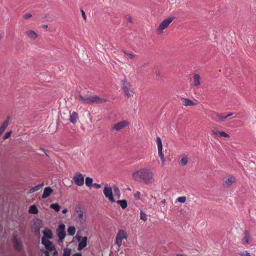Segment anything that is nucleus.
<instances>
[{"label":"nucleus","instance_id":"nucleus-1","mask_svg":"<svg viewBox=\"0 0 256 256\" xmlns=\"http://www.w3.org/2000/svg\"><path fill=\"white\" fill-rule=\"evenodd\" d=\"M134 180L145 184H151L154 182V174L148 168H142L132 174Z\"/></svg>","mask_w":256,"mask_h":256},{"label":"nucleus","instance_id":"nucleus-2","mask_svg":"<svg viewBox=\"0 0 256 256\" xmlns=\"http://www.w3.org/2000/svg\"><path fill=\"white\" fill-rule=\"evenodd\" d=\"M75 97L76 100L83 104H91L96 101V96L88 94L83 96L81 94H78L77 95H75Z\"/></svg>","mask_w":256,"mask_h":256},{"label":"nucleus","instance_id":"nucleus-3","mask_svg":"<svg viewBox=\"0 0 256 256\" xmlns=\"http://www.w3.org/2000/svg\"><path fill=\"white\" fill-rule=\"evenodd\" d=\"M174 17H170L164 20L159 25L157 29V32L158 34L163 32V30L168 27L170 24L174 20Z\"/></svg>","mask_w":256,"mask_h":256},{"label":"nucleus","instance_id":"nucleus-4","mask_svg":"<svg viewBox=\"0 0 256 256\" xmlns=\"http://www.w3.org/2000/svg\"><path fill=\"white\" fill-rule=\"evenodd\" d=\"M127 234L125 231L122 230H120L116 238L115 244L119 248L122 246V240L124 239L127 240Z\"/></svg>","mask_w":256,"mask_h":256},{"label":"nucleus","instance_id":"nucleus-5","mask_svg":"<svg viewBox=\"0 0 256 256\" xmlns=\"http://www.w3.org/2000/svg\"><path fill=\"white\" fill-rule=\"evenodd\" d=\"M128 125V120H124L114 124L112 127V130L117 132L127 127Z\"/></svg>","mask_w":256,"mask_h":256},{"label":"nucleus","instance_id":"nucleus-6","mask_svg":"<svg viewBox=\"0 0 256 256\" xmlns=\"http://www.w3.org/2000/svg\"><path fill=\"white\" fill-rule=\"evenodd\" d=\"M76 214L78 216V220L80 223H83L86 220V216L84 212L82 210L80 206L77 205L75 207Z\"/></svg>","mask_w":256,"mask_h":256},{"label":"nucleus","instance_id":"nucleus-7","mask_svg":"<svg viewBox=\"0 0 256 256\" xmlns=\"http://www.w3.org/2000/svg\"><path fill=\"white\" fill-rule=\"evenodd\" d=\"M73 180L75 184L78 186H82L84 184V176L80 172H76L74 174Z\"/></svg>","mask_w":256,"mask_h":256},{"label":"nucleus","instance_id":"nucleus-8","mask_svg":"<svg viewBox=\"0 0 256 256\" xmlns=\"http://www.w3.org/2000/svg\"><path fill=\"white\" fill-rule=\"evenodd\" d=\"M252 241V237L250 233L248 230H244L242 234V238L241 242L243 245H246L251 242Z\"/></svg>","mask_w":256,"mask_h":256},{"label":"nucleus","instance_id":"nucleus-9","mask_svg":"<svg viewBox=\"0 0 256 256\" xmlns=\"http://www.w3.org/2000/svg\"><path fill=\"white\" fill-rule=\"evenodd\" d=\"M65 228V225L63 224H60L58 226L57 232L59 241L62 242L66 236Z\"/></svg>","mask_w":256,"mask_h":256},{"label":"nucleus","instance_id":"nucleus-10","mask_svg":"<svg viewBox=\"0 0 256 256\" xmlns=\"http://www.w3.org/2000/svg\"><path fill=\"white\" fill-rule=\"evenodd\" d=\"M104 194L105 196L108 198L111 202H115L111 188L105 186L104 190Z\"/></svg>","mask_w":256,"mask_h":256},{"label":"nucleus","instance_id":"nucleus-11","mask_svg":"<svg viewBox=\"0 0 256 256\" xmlns=\"http://www.w3.org/2000/svg\"><path fill=\"white\" fill-rule=\"evenodd\" d=\"M80 238H81V237L80 236H78V241H80L78 246V250H82L87 245V237L86 236L83 237L82 238V240L80 241Z\"/></svg>","mask_w":256,"mask_h":256},{"label":"nucleus","instance_id":"nucleus-12","mask_svg":"<svg viewBox=\"0 0 256 256\" xmlns=\"http://www.w3.org/2000/svg\"><path fill=\"white\" fill-rule=\"evenodd\" d=\"M212 118L216 122H219L220 121H224L226 120V117L222 116L220 114L215 112H212Z\"/></svg>","mask_w":256,"mask_h":256},{"label":"nucleus","instance_id":"nucleus-13","mask_svg":"<svg viewBox=\"0 0 256 256\" xmlns=\"http://www.w3.org/2000/svg\"><path fill=\"white\" fill-rule=\"evenodd\" d=\"M12 243L14 244V247L18 252H20L22 250L21 244L20 242L17 237L14 236L12 238Z\"/></svg>","mask_w":256,"mask_h":256},{"label":"nucleus","instance_id":"nucleus-14","mask_svg":"<svg viewBox=\"0 0 256 256\" xmlns=\"http://www.w3.org/2000/svg\"><path fill=\"white\" fill-rule=\"evenodd\" d=\"M26 36L32 40H36L38 38V34L32 30H28L26 32Z\"/></svg>","mask_w":256,"mask_h":256},{"label":"nucleus","instance_id":"nucleus-15","mask_svg":"<svg viewBox=\"0 0 256 256\" xmlns=\"http://www.w3.org/2000/svg\"><path fill=\"white\" fill-rule=\"evenodd\" d=\"M78 119V114L76 112H72L70 113V121L71 123L75 124Z\"/></svg>","mask_w":256,"mask_h":256},{"label":"nucleus","instance_id":"nucleus-16","mask_svg":"<svg viewBox=\"0 0 256 256\" xmlns=\"http://www.w3.org/2000/svg\"><path fill=\"white\" fill-rule=\"evenodd\" d=\"M122 90L124 93V94L127 98H130L132 96L134 93L133 92V89L132 88V86H130V87L124 88Z\"/></svg>","mask_w":256,"mask_h":256},{"label":"nucleus","instance_id":"nucleus-17","mask_svg":"<svg viewBox=\"0 0 256 256\" xmlns=\"http://www.w3.org/2000/svg\"><path fill=\"white\" fill-rule=\"evenodd\" d=\"M200 77L198 74H194L193 76V85L194 86H198L200 84Z\"/></svg>","mask_w":256,"mask_h":256},{"label":"nucleus","instance_id":"nucleus-18","mask_svg":"<svg viewBox=\"0 0 256 256\" xmlns=\"http://www.w3.org/2000/svg\"><path fill=\"white\" fill-rule=\"evenodd\" d=\"M235 182L236 179L234 177L229 176L228 178L226 179L224 186L226 187H230L232 185V184Z\"/></svg>","mask_w":256,"mask_h":256},{"label":"nucleus","instance_id":"nucleus-19","mask_svg":"<svg viewBox=\"0 0 256 256\" xmlns=\"http://www.w3.org/2000/svg\"><path fill=\"white\" fill-rule=\"evenodd\" d=\"M52 192V190L50 187H46L44 189V192L42 195V198H46L48 197Z\"/></svg>","mask_w":256,"mask_h":256},{"label":"nucleus","instance_id":"nucleus-20","mask_svg":"<svg viewBox=\"0 0 256 256\" xmlns=\"http://www.w3.org/2000/svg\"><path fill=\"white\" fill-rule=\"evenodd\" d=\"M181 100L182 101V104L186 106L195 105L194 103L190 99L182 98Z\"/></svg>","mask_w":256,"mask_h":256},{"label":"nucleus","instance_id":"nucleus-21","mask_svg":"<svg viewBox=\"0 0 256 256\" xmlns=\"http://www.w3.org/2000/svg\"><path fill=\"white\" fill-rule=\"evenodd\" d=\"M120 52H122L126 56H128L130 59L133 60L137 57V56L136 54L132 52H130L124 50H122Z\"/></svg>","mask_w":256,"mask_h":256},{"label":"nucleus","instance_id":"nucleus-22","mask_svg":"<svg viewBox=\"0 0 256 256\" xmlns=\"http://www.w3.org/2000/svg\"><path fill=\"white\" fill-rule=\"evenodd\" d=\"M44 236L46 238L51 239L52 238V230L49 229H45L43 231Z\"/></svg>","mask_w":256,"mask_h":256},{"label":"nucleus","instance_id":"nucleus-23","mask_svg":"<svg viewBox=\"0 0 256 256\" xmlns=\"http://www.w3.org/2000/svg\"><path fill=\"white\" fill-rule=\"evenodd\" d=\"M38 212V209L36 206L34 204L30 206L28 212L31 214H37Z\"/></svg>","mask_w":256,"mask_h":256},{"label":"nucleus","instance_id":"nucleus-24","mask_svg":"<svg viewBox=\"0 0 256 256\" xmlns=\"http://www.w3.org/2000/svg\"><path fill=\"white\" fill-rule=\"evenodd\" d=\"M122 90L124 89V88H126L128 87H130V86L131 84L128 81L127 79L126 78H124L122 80Z\"/></svg>","mask_w":256,"mask_h":256},{"label":"nucleus","instance_id":"nucleus-25","mask_svg":"<svg viewBox=\"0 0 256 256\" xmlns=\"http://www.w3.org/2000/svg\"><path fill=\"white\" fill-rule=\"evenodd\" d=\"M45 248L46 250V251H52V250H55V248L54 244H52V242H48L47 244L45 246Z\"/></svg>","mask_w":256,"mask_h":256},{"label":"nucleus","instance_id":"nucleus-26","mask_svg":"<svg viewBox=\"0 0 256 256\" xmlns=\"http://www.w3.org/2000/svg\"><path fill=\"white\" fill-rule=\"evenodd\" d=\"M156 144L158 146V151L162 150V140H161L160 137L158 136L156 138Z\"/></svg>","mask_w":256,"mask_h":256},{"label":"nucleus","instance_id":"nucleus-27","mask_svg":"<svg viewBox=\"0 0 256 256\" xmlns=\"http://www.w3.org/2000/svg\"><path fill=\"white\" fill-rule=\"evenodd\" d=\"M117 203L119 204L122 209H124L127 207V202L126 200H119L117 201Z\"/></svg>","mask_w":256,"mask_h":256},{"label":"nucleus","instance_id":"nucleus-28","mask_svg":"<svg viewBox=\"0 0 256 256\" xmlns=\"http://www.w3.org/2000/svg\"><path fill=\"white\" fill-rule=\"evenodd\" d=\"M8 126V120H6L0 127V135L5 130Z\"/></svg>","mask_w":256,"mask_h":256},{"label":"nucleus","instance_id":"nucleus-29","mask_svg":"<svg viewBox=\"0 0 256 256\" xmlns=\"http://www.w3.org/2000/svg\"><path fill=\"white\" fill-rule=\"evenodd\" d=\"M68 233L70 236H74L76 232V228L74 226H70L68 228Z\"/></svg>","mask_w":256,"mask_h":256},{"label":"nucleus","instance_id":"nucleus-30","mask_svg":"<svg viewBox=\"0 0 256 256\" xmlns=\"http://www.w3.org/2000/svg\"><path fill=\"white\" fill-rule=\"evenodd\" d=\"M43 186H44L43 184H38V185L35 186L34 187L32 188H31L30 190V192H33L38 191V190H40Z\"/></svg>","mask_w":256,"mask_h":256},{"label":"nucleus","instance_id":"nucleus-31","mask_svg":"<svg viewBox=\"0 0 256 256\" xmlns=\"http://www.w3.org/2000/svg\"><path fill=\"white\" fill-rule=\"evenodd\" d=\"M162 150L158 151V156L160 157V160L162 162V166H164L165 164V159H164V154L162 153Z\"/></svg>","mask_w":256,"mask_h":256},{"label":"nucleus","instance_id":"nucleus-32","mask_svg":"<svg viewBox=\"0 0 256 256\" xmlns=\"http://www.w3.org/2000/svg\"><path fill=\"white\" fill-rule=\"evenodd\" d=\"M50 208L54 210L56 212H58L60 210V206L58 204H50Z\"/></svg>","mask_w":256,"mask_h":256},{"label":"nucleus","instance_id":"nucleus-33","mask_svg":"<svg viewBox=\"0 0 256 256\" xmlns=\"http://www.w3.org/2000/svg\"><path fill=\"white\" fill-rule=\"evenodd\" d=\"M92 183V179L89 177L86 178V184L88 187H91Z\"/></svg>","mask_w":256,"mask_h":256},{"label":"nucleus","instance_id":"nucleus-34","mask_svg":"<svg viewBox=\"0 0 256 256\" xmlns=\"http://www.w3.org/2000/svg\"><path fill=\"white\" fill-rule=\"evenodd\" d=\"M71 250L70 248H65L64 250L63 256H70Z\"/></svg>","mask_w":256,"mask_h":256},{"label":"nucleus","instance_id":"nucleus-35","mask_svg":"<svg viewBox=\"0 0 256 256\" xmlns=\"http://www.w3.org/2000/svg\"><path fill=\"white\" fill-rule=\"evenodd\" d=\"M140 219L144 221H146L148 219L146 214L142 212H141L140 213Z\"/></svg>","mask_w":256,"mask_h":256},{"label":"nucleus","instance_id":"nucleus-36","mask_svg":"<svg viewBox=\"0 0 256 256\" xmlns=\"http://www.w3.org/2000/svg\"><path fill=\"white\" fill-rule=\"evenodd\" d=\"M219 136L223 138H230V136L228 134L224 131H220V132H219Z\"/></svg>","mask_w":256,"mask_h":256},{"label":"nucleus","instance_id":"nucleus-37","mask_svg":"<svg viewBox=\"0 0 256 256\" xmlns=\"http://www.w3.org/2000/svg\"><path fill=\"white\" fill-rule=\"evenodd\" d=\"M188 158H183L180 160V164L182 166H185L188 163Z\"/></svg>","mask_w":256,"mask_h":256},{"label":"nucleus","instance_id":"nucleus-38","mask_svg":"<svg viewBox=\"0 0 256 256\" xmlns=\"http://www.w3.org/2000/svg\"><path fill=\"white\" fill-rule=\"evenodd\" d=\"M212 134L214 136V137L215 138H217L218 136H219V132H220V131L216 129H214L212 131Z\"/></svg>","mask_w":256,"mask_h":256},{"label":"nucleus","instance_id":"nucleus-39","mask_svg":"<svg viewBox=\"0 0 256 256\" xmlns=\"http://www.w3.org/2000/svg\"><path fill=\"white\" fill-rule=\"evenodd\" d=\"M114 190L115 194L118 196V198L120 197V192L118 188L114 187Z\"/></svg>","mask_w":256,"mask_h":256},{"label":"nucleus","instance_id":"nucleus-40","mask_svg":"<svg viewBox=\"0 0 256 256\" xmlns=\"http://www.w3.org/2000/svg\"><path fill=\"white\" fill-rule=\"evenodd\" d=\"M186 196H180L178 198L177 200L180 203H184L186 201Z\"/></svg>","mask_w":256,"mask_h":256},{"label":"nucleus","instance_id":"nucleus-41","mask_svg":"<svg viewBox=\"0 0 256 256\" xmlns=\"http://www.w3.org/2000/svg\"><path fill=\"white\" fill-rule=\"evenodd\" d=\"M48 242H50V241L47 240L44 236H42V243L46 246Z\"/></svg>","mask_w":256,"mask_h":256},{"label":"nucleus","instance_id":"nucleus-42","mask_svg":"<svg viewBox=\"0 0 256 256\" xmlns=\"http://www.w3.org/2000/svg\"><path fill=\"white\" fill-rule=\"evenodd\" d=\"M140 192H137L134 194V197L136 200H139L140 198Z\"/></svg>","mask_w":256,"mask_h":256},{"label":"nucleus","instance_id":"nucleus-43","mask_svg":"<svg viewBox=\"0 0 256 256\" xmlns=\"http://www.w3.org/2000/svg\"><path fill=\"white\" fill-rule=\"evenodd\" d=\"M32 16V14L30 13L26 14H24L23 16V18L24 19H28V18H30Z\"/></svg>","mask_w":256,"mask_h":256},{"label":"nucleus","instance_id":"nucleus-44","mask_svg":"<svg viewBox=\"0 0 256 256\" xmlns=\"http://www.w3.org/2000/svg\"><path fill=\"white\" fill-rule=\"evenodd\" d=\"M11 135V132H7L5 134L4 136V139L6 140Z\"/></svg>","mask_w":256,"mask_h":256},{"label":"nucleus","instance_id":"nucleus-45","mask_svg":"<svg viewBox=\"0 0 256 256\" xmlns=\"http://www.w3.org/2000/svg\"><path fill=\"white\" fill-rule=\"evenodd\" d=\"M80 12H81L82 18L86 20V15L85 14L84 12V10L82 9L80 10Z\"/></svg>","mask_w":256,"mask_h":256},{"label":"nucleus","instance_id":"nucleus-46","mask_svg":"<svg viewBox=\"0 0 256 256\" xmlns=\"http://www.w3.org/2000/svg\"><path fill=\"white\" fill-rule=\"evenodd\" d=\"M240 255L241 256H251L250 254L247 252H242L240 254Z\"/></svg>","mask_w":256,"mask_h":256},{"label":"nucleus","instance_id":"nucleus-47","mask_svg":"<svg viewBox=\"0 0 256 256\" xmlns=\"http://www.w3.org/2000/svg\"><path fill=\"white\" fill-rule=\"evenodd\" d=\"M96 101H97V104H98V103L102 102H104L105 100H104L100 98H99L97 96Z\"/></svg>","mask_w":256,"mask_h":256},{"label":"nucleus","instance_id":"nucleus-48","mask_svg":"<svg viewBox=\"0 0 256 256\" xmlns=\"http://www.w3.org/2000/svg\"><path fill=\"white\" fill-rule=\"evenodd\" d=\"M72 256H82V254L80 253H74L72 254Z\"/></svg>","mask_w":256,"mask_h":256},{"label":"nucleus","instance_id":"nucleus-49","mask_svg":"<svg viewBox=\"0 0 256 256\" xmlns=\"http://www.w3.org/2000/svg\"><path fill=\"white\" fill-rule=\"evenodd\" d=\"M160 204L162 205H164L166 203V200H161L160 202Z\"/></svg>","mask_w":256,"mask_h":256},{"label":"nucleus","instance_id":"nucleus-50","mask_svg":"<svg viewBox=\"0 0 256 256\" xmlns=\"http://www.w3.org/2000/svg\"><path fill=\"white\" fill-rule=\"evenodd\" d=\"M232 115H233L232 113H230V114H228V115H226V116H224V117H226V119L228 117L230 116H232Z\"/></svg>","mask_w":256,"mask_h":256},{"label":"nucleus","instance_id":"nucleus-51","mask_svg":"<svg viewBox=\"0 0 256 256\" xmlns=\"http://www.w3.org/2000/svg\"><path fill=\"white\" fill-rule=\"evenodd\" d=\"M44 252L45 254V256H50L48 251H44Z\"/></svg>","mask_w":256,"mask_h":256},{"label":"nucleus","instance_id":"nucleus-52","mask_svg":"<svg viewBox=\"0 0 256 256\" xmlns=\"http://www.w3.org/2000/svg\"><path fill=\"white\" fill-rule=\"evenodd\" d=\"M147 64H144L141 66H140V68L142 69V68H144V67H146V66Z\"/></svg>","mask_w":256,"mask_h":256},{"label":"nucleus","instance_id":"nucleus-53","mask_svg":"<svg viewBox=\"0 0 256 256\" xmlns=\"http://www.w3.org/2000/svg\"><path fill=\"white\" fill-rule=\"evenodd\" d=\"M67 212H68V210H67V209L66 208V209H64V210H62V212L63 214H66Z\"/></svg>","mask_w":256,"mask_h":256},{"label":"nucleus","instance_id":"nucleus-54","mask_svg":"<svg viewBox=\"0 0 256 256\" xmlns=\"http://www.w3.org/2000/svg\"><path fill=\"white\" fill-rule=\"evenodd\" d=\"M48 27V25L44 24L42 26V28H47Z\"/></svg>","mask_w":256,"mask_h":256},{"label":"nucleus","instance_id":"nucleus-55","mask_svg":"<svg viewBox=\"0 0 256 256\" xmlns=\"http://www.w3.org/2000/svg\"><path fill=\"white\" fill-rule=\"evenodd\" d=\"M101 187V186L99 184H97V188H99Z\"/></svg>","mask_w":256,"mask_h":256},{"label":"nucleus","instance_id":"nucleus-56","mask_svg":"<svg viewBox=\"0 0 256 256\" xmlns=\"http://www.w3.org/2000/svg\"><path fill=\"white\" fill-rule=\"evenodd\" d=\"M176 256H184L182 254H178Z\"/></svg>","mask_w":256,"mask_h":256},{"label":"nucleus","instance_id":"nucleus-57","mask_svg":"<svg viewBox=\"0 0 256 256\" xmlns=\"http://www.w3.org/2000/svg\"><path fill=\"white\" fill-rule=\"evenodd\" d=\"M54 254H57V252L56 251H55Z\"/></svg>","mask_w":256,"mask_h":256},{"label":"nucleus","instance_id":"nucleus-58","mask_svg":"<svg viewBox=\"0 0 256 256\" xmlns=\"http://www.w3.org/2000/svg\"><path fill=\"white\" fill-rule=\"evenodd\" d=\"M44 153H45V154H46V156H48V155H47V154H46V152H44Z\"/></svg>","mask_w":256,"mask_h":256},{"label":"nucleus","instance_id":"nucleus-59","mask_svg":"<svg viewBox=\"0 0 256 256\" xmlns=\"http://www.w3.org/2000/svg\"><path fill=\"white\" fill-rule=\"evenodd\" d=\"M44 153H45V154H46V156H48V155H47V154H46V152H44Z\"/></svg>","mask_w":256,"mask_h":256}]
</instances>
